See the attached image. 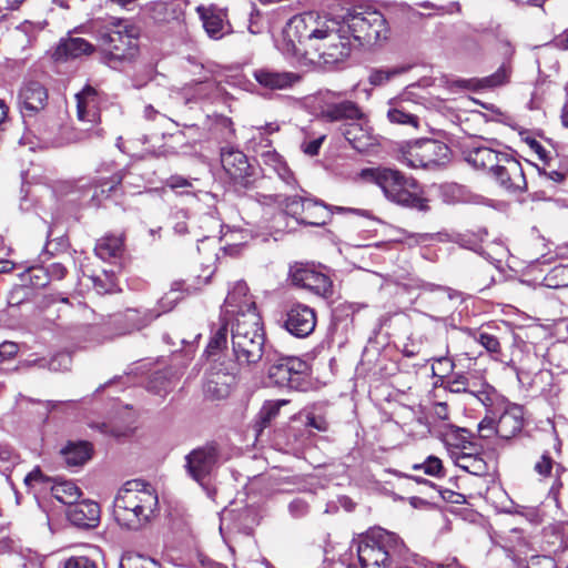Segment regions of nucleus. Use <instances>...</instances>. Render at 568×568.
<instances>
[{"mask_svg": "<svg viewBox=\"0 0 568 568\" xmlns=\"http://www.w3.org/2000/svg\"><path fill=\"white\" fill-rule=\"evenodd\" d=\"M256 312L255 302L248 295V287L244 282H237L232 290L227 293L224 301V317L231 320V323L236 317H243L247 311Z\"/></svg>", "mask_w": 568, "mask_h": 568, "instance_id": "nucleus-20", "label": "nucleus"}, {"mask_svg": "<svg viewBox=\"0 0 568 568\" xmlns=\"http://www.w3.org/2000/svg\"><path fill=\"white\" fill-rule=\"evenodd\" d=\"M467 390L465 393L476 397L489 412L495 414L493 406L499 400L497 390L481 378L468 376Z\"/></svg>", "mask_w": 568, "mask_h": 568, "instance_id": "nucleus-31", "label": "nucleus"}, {"mask_svg": "<svg viewBox=\"0 0 568 568\" xmlns=\"http://www.w3.org/2000/svg\"><path fill=\"white\" fill-rule=\"evenodd\" d=\"M554 45L560 50H568V30L557 36L554 41Z\"/></svg>", "mask_w": 568, "mask_h": 568, "instance_id": "nucleus-64", "label": "nucleus"}, {"mask_svg": "<svg viewBox=\"0 0 568 568\" xmlns=\"http://www.w3.org/2000/svg\"><path fill=\"white\" fill-rule=\"evenodd\" d=\"M316 326V313L306 304L294 303L285 312L283 327L297 338L310 336Z\"/></svg>", "mask_w": 568, "mask_h": 568, "instance_id": "nucleus-17", "label": "nucleus"}, {"mask_svg": "<svg viewBox=\"0 0 568 568\" xmlns=\"http://www.w3.org/2000/svg\"><path fill=\"white\" fill-rule=\"evenodd\" d=\"M359 176L364 181L377 185L385 197L397 205L423 212L428 210L427 199L423 196L418 182L397 169L367 168L361 171Z\"/></svg>", "mask_w": 568, "mask_h": 568, "instance_id": "nucleus-3", "label": "nucleus"}, {"mask_svg": "<svg viewBox=\"0 0 568 568\" xmlns=\"http://www.w3.org/2000/svg\"><path fill=\"white\" fill-rule=\"evenodd\" d=\"M335 22L325 26L326 32L317 39V43L313 45L324 64L334 65L344 61L351 53L349 37L346 36L347 30L344 24L339 28L335 27Z\"/></svg>", "mask_w": 568, "mask_h": 568, "instance_id": "nucleus-10", "label": "nucleus"}, {"mask_svg": "<svg viewBox=\"0 0 568 568\" xmlns=\"http://www.w3.org/2000/svg\"><path fill=\"white\" fill-rule=\"evenodd\" d=\"M341 133L348 141L352 148L358 152H365L373 143V138L371 135L366 118L365 120L343 124Z\"/></svg>", "mask_w": 568, "mask_h": 568, "instance_id": "nucleus-29", "label": "nucleus"}, {"mask_svg": "<svg viewBox=\"0 0 568 568\" xmlns=\"http://www.w3.org/2000/svg\"><path fill=\"white\" fill-rule=\"evenodd\" d=\"M234 382L235 373L233 371L211 367L205 375L204 394L210 399H223L229 396Z\"/></svg>", "mask_w": 568, "mask_h": 568, "instance_id": "nucleus-22", "label": "nucleus"}, {"mask_svg": "<svg viewBox=\"0 0 568 568\" xmlns=\"http://www.w3.org/2000/svg\"><path fill=\"white\" fill-rule=\"evenodd\" d=\"M64 568H97V565L89 557L74 556L65 560Z\"/></svg>", "mask_w": 568, "mask_h": 568, "instance_id": "nucleus-55", "label": "nucleus"}, {"mask_svg": "<svg viewBox=\"0 0 568 568\" xmlns=\"http://www.w3.org/2000/svg\"><path fill=\"white\" fill-rule=\"evenodd\" d=\"M220 449L215 443L196 447L185 456L186 474L201 486L217 469Z\"/></svg>", "mask_w": 568, "mask_h": 568, "instance_id": "nucleus-11", "label": "nucleus"}, {"mask_svg": "<svg viewBox=\"0 0 568 568\" xmlns=\"http://www.w3.org/2000/svg\"><path fill=\"white\" fill-rule=\"evenodd\" d=\"M21 281L33 288H42L49 284V277L44 266L29 267L22 273Z\"/></svg>", "mask_w": 568, "mask_h": 568, "instance_id": "nucleus-44", "label": "nucleus"}, {"mask_svg": "<svg viewBox=\"0 0 568 568\" xmlns=\"http://www.w3.org/2000/svg\"><path fill=\"white\" fill-rule=\"evenodd\" d=\"M463 154L465 161L471 166L475 169L488 170L491 174L506 152H499L486 145L473 144L465 148Z\"/></svg>", "mask_w": 568, "mask_h": 568, "instance_id": "nucleus-25", "label": "nucleus"}, {"mask_svg": "<svg viewBox=\"0 0 568 568\" xmlns=\"http://www.w3.org/2000/svg\"><path fill=\"white\" fill-rule=\"evenodd\" d=\"M400 72L399 69H374L369 73L368 81L375 87L383 85Z\"/></svg>", "mask_w": 568, "mask_h": 568, "instance_id": "nucleus-51", "label": "nucleus"}, {"mask_svg": "<svg viewBox=\"0 0 568 568\" xmlns=\"http://www.w3.org/2000/svg\"><path fill=\"white\" fill-rule=\"evenodd\" d=\"M454 362L449 357L443 356L434 359V363L432 365V373L437 381L435 382V385L444 386V378L447 377V379L450 377V374L454 369Z\"/></svg>", "mask_w": 568, "mask_h": 568, "instance_id": "nucleus-45", "label": "nucleus"}, {"mask_svg": "<svg viewBox=\"0 0 568 568\" xmlns=\"http://www.w3.org/2000/svg\"><path fill=\"white\" fill-rule=\"evenodd\" d=\"M387 119L389 122L402 125H409L418 128L419 118L412 113L409 104L406 102H396L387 111Z\"/></svg>", "mask_w": 568, "mask_h": 568, "instance_id": "nucleus-37", "label": "nucleus"}, {"mask_svg": "<svg viewBox=\"0 0 568 568\" xmlns=\"http://www.w3.org/2000/svg\"><path fill=\"white\" fill-rule=\"evenodd\" d=\"M70 523L79 528H94L100 521V506L92 500L77 501L67 511Z\"/></svg>", "mask_w": 568, "mask_h": 568, "instance_id": "nucleus-27", "label": "nucleus"}, {"mask_svg": "<svg viewBox=\"0 0 568 568\" xmlns=\"http://www.w3.org/2000/svg\"><path fill=\"white\" fill-rule=\"evenodd\" d=\"M343 24L348 34L362 45L372 47L388 39V23L377 10L366 9L348 13Z\"/></svg>", "mask_w": 568, "mask_h": 568, "instance_id": "nucleus-7", "label": "nucleus"}, {"mask_svg": "<svg viewBox=\"0 0 568 568\" xmlns=\"http://www.w3.org/2000/svg\"><path fill=\"white\" fill-rule=\"evenodd\" d=\"M196 12L203 23V28L211 39L220 40L232 32L227 20V12L215 6H199Z\"/></svg>", "mask_w": 568, "mask_h": 568, "instance_id": "nucleus-19", "label": "nucleus"}, {"mask_svg": "<svg viewBox=\"0 0 568 568\" xmlns=\"http://www.w3.org/2000/svg\"><path fill=\"white\" fill-rule=\"evenodd\" d=\"M253 78L261 87L270 90H286L301 81L298 73L277 71L271 68L255 69Z\"/></svg>", "mask_w": 568, "mask_h": 568, "instance_id": "nucleus-23", "label": "nucleus"}, {"mask_svg": "<svg viewBox=\"0 0 568 568\" xmlns=\"http://www.w3.org/2000/svg\"><path fill=\"white\" fill-rule=\"evenodd\" d=\"M498 403H495L493 409L495 414L487 409V415L478 424V432L483 438H489L493 434H496L497 419L496 416L499 414Z\"/></svg>", "mask_w": 568, "mask_h": 568, "instance_id": "nucleus-49", "label": "nucleus"}, {"mask_svg": "<svg viewBox=\"0 0 568 568\" xmlns=\"http://www.w3.org/2000/svg\"><path fill=\"white\" fill-rule=\"evenodd\" d=\"M231 323V343L234 358L239 365H254L265 355L272 363L268 353H265V336L257 312L248 311Z\"/></svg>", "mask_w": 568, "mask_h": 568, "instance_id": "nucleus-4", "label": "nucleus"}, {"mask_svg": "<svg viewBox=\"0 0 568 568\" xmlns=\"http://www.w3.org/2000/svg\"><path fill=\"white\" fill-rule=\"evenodd\" d=\"M488 232L484 227H479L477 232H466L458 236V243L471 251L479 252L481 244L487 237Z\"/></svg>", "mask_w": 568, "mask_h": 568, "instance_id": "nucleus-46", "label": "nucleus"}, {"mask_svg": "<svg viewBox=\"0 0 568 568\" xmlns=\"http://www.w3.org/2000/svg\"><path fill=\"white\" fill-rule=\"evenodd\" d=\"M456 465L476 476H484L487 474L488 467L484 458L477 455L463 454L457 457Z\"/></svg>", "mask_w": 568, "mask_h": 568, "instance_id": "nucleus-40", "label": "nucleus"}, {"mask_svg": "<svg viewBox=\"0 0 568 568\" xmlns=\"http://www.w3.org/2000/svg\"><path fill=\"white\" fill-rule=\"evenodd\" d=\"M288 276L293 285L308 290L318 296L328 297L333 294V282L329 276L313 265L295 263L290 267Z\"/></svg>", "mask_w": 568, "mask_h": 568, "instance_id": "nucleus-12", "label": "nucleus"}, {"mask_svg": "<svg viewBox=\"0 0 568 568\" xmlns=\"http://www.w3.org/2000/svg\"><path fill=\"white\" fill-rule=\"evenodd\" d=\"M552 468V459L548 454H542L540 459L535 464L534 469L541 476H548Z\"/></svg>", "mask_w": 568, "mask_h": 568, "instance_id": "nucleus-57", "label": "nucleus"}, {"mask_svg": "<svg viewBox=\"0 0 568 568\" xmlns=\"http://www.w3.org/2000/svg\"><path fill=\"white\" fill-rule=\"evenodd\" d=\"M180 284L175 283L170 292H168L160 301H159V308L160 311L149 310L144 312L143 320L139 324V327L148 325L150 322L155 320L161 315V313H165L171 311L178 301L180 300Z\"/></svg>", "mask_w": 568, "mask_h": 568, "instance_id": "nucleus-35", "label": "nucleus"}, {"mask_svg": "<svg viewBox=\"0 0 568 568\" xmlns=\"http://www.w3.org/2000/svg\"><path fill=\"white\" fill-rule=\"evenodd\" d=\"M95 39L100 47L101 60L112 69L134 62L140 54V28L129 19L110 18L99 26Z\"/></svg>", "mask_w": 568, "mask_h": 568, "instance_id": "nucleus-1", "label": "nucleus"}, {"mask_svg": "<svg viewBox=\"0 0 568 568\" xmlns=\"http://www.w3.org/2000/svg\"><path fill=\"white\" fill-rule=\"evenodd\" d=\"M94 252L103 261L118 257L123 252V237L115 235L103 236L97 242Z\"/></svg>", "mask_w": 568, "mask_h": 568, "instance_id": "nucleus-36", "label": "nucleus"}, {"mask_svg": "<svg viewBox=\"0 0 568 568\" xmlns=\"http://www.w3.org/2000/svg\"><path fill=\"white\" fill-rule=\"evenodd\" d=\"M403 549L402 539L383 528L371 529L357 542V556L362 568H390Z\"/></svg>", "mask_w": 568, "mask_h": 568, "instance_id": "nucleus-6", "label": "nucleus"}, {"mask_svg": "<svg viewBox=\"0 0 568 568\" xmlns=\"http://www.w3.org/2000/svg\"><path fill=\"white\" fill-rule=\"evenodd\" d=\"M324 139H325V136L322 135V136H320L317 139H314L312 141L303 142L302 145H301V150L306 155H310V156L317 155Z\"/></svg>", "mask_w": 568, "mask_h": 568, "instance_id": "nucleus-58", "label": "nucleus"}, {"mask_svg": "<svg viewBox=\"0 0 568 568\" xmlns=\"http://www.w3.org/2000/svg\"><path fill=\"white\" fill-rule=\"evenodd\" d=\"M48 89L39 81H27L22 84L18 94V104L23 122L31 124L30 120L44 111L48 105Z\"/></svg>", "mask_w": 568, "mask_h": 568, "instance_id": "nucleus-14", "label": "nucleus"}, {"mask_svg": "<svg viewBox=\"0 0 568 568\" xmlns=\"http://www.w3.org/2000/svg\"><path fill=\"white\" fill-rule=\"evenodd\" d=\"M467 381L468 375H465L463 373H456L450 375V377L444 383L443 387H445L450 393H465V390H467Z\"/></svg>", "mask_w": 568, "mask_h": 568, "instance_id": "nucleus-52", "label": "nucleus"}, {"mask_svg": "<svg viewBox=\"0 0 568 568\" xmlns=\"http://www.w3.org/2000/svg\"><path fill=\"white\" fill-rule=\"evenodd\" d=\"M477 341L495 359L501 355V344L497 336L487 332H480Z\"/></svg>", "mask_w": 568, "mask_h": 568, "instance_id": "nucleus-50", "label": "nucleus"}, {"mask_svg": "<svg viewBox=\"0 0 568 568\" xmlns=\"http://www.w3.org/2000/svg\"><path fill=\"white\" fill-rule=\"evenodd\" d=\"M229 326H231V320L223 317L219 328L213 332L212 337L206 346V354L209 356L216 355L226 346Z\"/></svg>", "mask_w": 568, "mask_h": 568, "instance_id": "nucleus-41", "label": "nucleus"}, {"mask_svg": "<svg viewBox=\"0 0 568 568\" xmlns=\"http://www.w3.org/2000/svg\"><path fill=\"white\" fill-rule=\"evenodd\" d=\"M288 508H290L291 514L295 517L304 516L308 510L307 504L300 499L293 500L290 504Z\"/></svg>", "mask_w": 568, "mask_h": 568, "instance_id": "nucleus-60", "label": "nucleus"}, {"mask_svg": "<svg viewBox=\"0 0 568 568\" xmlns=\"http://www.w3.org/2000/svg\"><path fill=\"white\" fill-rule=\"evenodd\" d=\"M125 175L126 171L124 169H120L116 170L111 176H101L94 185V193L91 197V201L94 202V205H100V197H109L112 193H114L118 186L121 185Z\"/></svg>", "mask_w": 568, "mask_h": 568, "instance_id": "nucleus-32", "label": "nucleus"}, {"mask_svg": "<svg viewBox=\"0 0 568 568\" xmlns=\"http://www.w3.org/2000/svg\"><path fill=\"white\" fill-rule=\"evenodd\" d=\"M398 150L402 162L414 169L440 166L449 159V148L433 139L406 141L399 145Z\"/></svg>", "mask_w": 568, "mask_h": 568, "instance_id": "nucleus-8", "label": "nucleus"}, {"mask_svg": "<svg viewBox=\"0 0 568 568\" xmlns=\"http://www.w3.org/2000/svg\"><path fill=\"white\" fill-rule=\"evenodd\" d=\"M308 364L300 357H281L268 367L270 381L280 387L303 390L307 385Z\"/></svg>", "mask_w": 568, "mask_h": 568, "instance_id": "nucleus-9", "label": "nucleus"}, {"mask_svg": "<svg viewBox=\"0 0 568 568\" xmlns=\"http://www.w3.org/2000/svg\"><path fill=\"white\" fill-rule=\"evenodd\" d=\"M288 403L290 402L287 399H275L265 402L256 417V430L261 433L265 427H267L271 424V422L277 417L281 408L287 405Z\"/></svg>", "mask_w": 568, "mask_h": 568, "instance_id": "nucleus-38", "label": "nucleus"}, {"mask_svg": "<svg viewBox=\"0 0 568 568\" xmlns=\"http://www.w3.org/2000/svg\"><path fill=\"white\" fill-rule=\"evenodd\" d=\"M71 364L69 354H58L50 361V368L53 371L68 369Z\"/></svg>", "mask_w": 568, "mask_h": 568, "instance_id": "nucleus-59", "label": "nucleus"}, {"mask_svg": "<svg viewBox=\"0 0 568 568\" xmlns=\"http://www.w3.org/2000/svg\"><path fill=\"white\" fill-rule=\"evenodd\" d=\"M264 199L267 203L278 204L283 209L284 214L293 217L300 225L306 226H323L335 212L356 214L361 212L358 209L329 206L323 201L313 197L306 191H303V195L270 194L264 195Z\"/></svg>", "mask_w": 568, "mask_h": 568, "instance_id": "nucleus-5", "label": "nucleus"}, {"mask_svg": "<svg viewBox=\"0 0 568 568\" xmlns=\"http://www.w3.org/2000/svg\"><path fill=\"white\" fill-rule=\"evenodd\" d=\"M433 414L440 420L449 419V409L448 405L444 402H438L433 405Z\"/></svg>", "mask_w": 568, "mask_h": 568, "instance_id": "nucleus-62", "label": "nucleus"}, {"mask_svg": "<svg viewBox=\"0 0 568 568\" xmlns=\"http://www.w3.org/2000/svg\"><path fill=\"white\" fill-rule=\"evenodd\" d=\"M325 26L327 23L320 26L317 13L304 12L288 20L284 33L292 42H313L326 32Z\"/></svg>", "mask_w": 568, "mask_h": 568, "instance_id": "nucleus-15", "label": "nucleus"}, {"mask_svg": "<svg viewBox=\"0 0 568 568\" xmlns=\"http://www.w3.org/2000/svg\"><path fill=\"white\" fill-rule=\"evenodd\" d=\"M50 491L57 500L69 507L73 506L82 495L81 489L70 480H54Z\"/></svg>", "mask_w": 568, "mask_h": 568, "instance_id": "nucleus-34", "label": "nucleus"}, {"mask_svg": "<svg viewBox=\"0 0 568 568\" xmlns=\"http://www.w3.org/2000/svg\"><path fill=\"white\" fill-rule=\"evenodd\" d=\"M45 271L48 273L49 283L51 281H60L67 274V268L61 263H52V264H50L49 266L45 267Z\"/></svg>", "mask_w": 568, "mask_h": 568, "instance_id": "nucleus-56", "label": "nucleus"}, {"mask_svg": "<svg viewBox=\"0 0 568 568\" xmlns=\"http://www.w3.org/2000/svg\"><path fill=\"white\" fill-rule=\"evenodd\" d=\"M250 143L252 144L253 150L254 148H257L258 150H273L270 135L265 134L262 129H257L255 126L252 129Z\"/></svg>", "mask_w": 568, "mask_h": 568, "instance_id": "nucleus-53", "label": "nucleus"}, {"mask_svg": "<svg viewBox=\"0 0 568 568\" xmlns=\"http://www.w3.org/2000/svg\"><path fill=\"white\" fill-rule=\"evenodd\" d=\"M95 52V45L83 38L68 37L61 38L52 51V59L55 62H68L91 55Z\"/></svg>", "mask_w": 568, "mask_h": 568, "instance_id": "nucleus-21", "label": "nucleus"}, {"mask_svg": "<svg viewBox=\"0 0 568 568\" xmlns=\"http://www.w3.org/2000/svg\"><path fill=\"white\" fill-rule=\"evenodd\" d=\"M496 435L503 439H510L520 433L524 426L523 408L515 404L505 403L499 396Z\"/></svg>", "mask_w": 568, "mask_h": 568, "instance_id": "nucleus-18", "label": "nucleus"}, {"mask_svg": "<svg viewBox=\"0 0 568 568\" xmlns=\"http://www.w3.org/2000/svg\"><path fill=\"white\" fill-rule=\"evenodd\" d=\"M510 74V64L508 62H504L497 71L490 75L478 79L460 80L457 83L463 88H473L478 90L495 89L508 83Z\"/></svg>", "mask_w": 568, "mask_h": 568, "instance_id": "nucleus-30", "label": "nucleus"}, {"mask_svg": "<svg viewBox=\"0 0 568 568\" xmlns=\"http://www.w3.org/2000/svg\"><path fill=\"white\" fill-rule=\"evenodd\" d=\"M159 499L151 486L139 481H126L119 489L113 511L118 523L128 529H139L155 516Z\"/></svg>", "mask_w": 568, "mask_h": 568, "instance_id": "nucleus-2", "label": "nucleus"}, {"mask_svg": "<svg viewBox=\"0 0 568 568\" xmlns=\"http://www.w3.org/2000/svg\"><path fill=\"white\" fill-rule=\"evenodd\" d=\"M24 485L28 489L37 493H42L53 485V480L45 476L39 467H36L24 477Z\"/></svg>", "mask_w": 568, "mask_h": 568, "instance_id": "nucleus-43", "label": "nucleus"}, {"mask_svg": "<svg viewBox=\"0 0 568 568\" xmlns=\"http://www.w3.org/2000/svg\"><path fill=\"white\" fill-rule=\"evenodd\" d=\"M323 116L331 122L352 123L358 120H365V113L359 105L351 100L329 103L323 111Z\"/></svg>", "mask_w": 568, "mask_h": 568, "instance_id": "nucleus-28", "label": "nucleus"}, {"mask_svg": "<svg viewBox=\"0 0 568 568\" xmlns=\"http://www.w3.org/2000/svg\"><path fill=\"white\" fill-rule=\"evenodd\" d=\"M413 469L423 470L426 475L433 477H444V467L442 460L436 456H428L422 464H414Z\"/></svg>", "mask_w": 568, "mask_h": 568, "instance_id": "nucleus-48", "label": "nucleus"}, {"mask_svg": "<svg viewBox=\"0 0 568 568\" xmlns=\"http://www.w3.org/2000/svg\"><path fill=\"white\" fill-rule=\"evenodd\" d=\"M254 152L260 158L261 163L271 169L278 179L288 187L296 189L298 186L297 180L293 171L287 165L284 158L273 150H258L254 148Z\"/></svg>", "mask_w": 568, "mask_h": 568, "instance_id": "nucleus-24", "label": "nucleus"}, {"mask_svg": "<svg viewBox=\"0 0 568 568\" xmlns=\"http://www.w3.org/2000/svg\"><path fill=\"white\" fill-rule=\"evenodd\" d=\"M120 568H161V565L143 555H129L122 558Z\"/></svg>", "mask_w": 568, "mask_h": 568, "instance_id": "nucleus-47", "label": "nucleus"}, {"mask_svg": "<svg viewBox=\"0 0 568 568\" xmlns=\"http://www.w3.org/2000/svg\"><path fill=\"white\" fill-rule=\"evenodd\" d=\"M18 353V345L13 342L0 344V356L4 359L13 357Z\"/></svg>", "mask_w": 568, "mask_h": 568, "instance_id": "nucleus-61", "label": "nucleus"}, {"mask_svg": "<svg viewBox=\"0 0 568 568\" xmlns=\"http://www.w3.org/2000/svg\"><path fill=\"white\" fill-rule=\"evenodd\" d=\"M424 290L425 291H429V292H439V294L442 295V300H443V303L444 304H448L452 300V295L449 294V290L448 288H445L443 286H438V285H435V284H430V283H427L424 285Z\"/></svg>", "mask_w": 568, "mask_h": 568, "instance_id": "nucleus-63", "label": "nucleus"}, {"mask_svg": "<svg viewBox=\"0 0 568 568\" xmlns=\"http://www.w3.org/2000/svg\"><path fill=\"white\" fill-rule=\"evenodd\" d=\"M221 163L236 189H247L252 185L254 169L242 151L233 146L222 148Z\"/></svg>", "mask_w": 568, "mask_h": 568, "instance_id": "nucleus-13", "label": "nucleus"}, {"mask_svg": "<svg viewBox=\"0 0 568 568\" xmlns=\"http://www.w3.org/2000/svg\"><path fill=\"white\" fill-rule=\"evenodd\" d=\"M305 426L317 432H327L329 423L322 405H313L304 410Z\"/></svg>", "mask_w": 568, "mask_h": 568, "instance_id": "nucleus-39", "label": "nucleus"}, {"mask_svg": "<svg viewBox=\"0 0 568 568\" xmlns=\"http://www.w3.org/2000/svg\"><path fill=\"white\" fill-rule=\"evenodd\" d=\"M173 375L170 369L155 372L148 383V388L154 394H166L173 386Z\"/></svg>", "mask_w": 568, "mask_h": 568, "instance_id": "nucleus-42", "label": "nucleus"}, {"mask_svg": "<svg viewBox=\"0 0 568 568\" xmlns=\"http://www.w3.org/2000/svg\"><path fill=\"white\" fill-rule=\"evenodd\" d=\"M77 99V114L79 121L89 124H95L100 121L99 111V93L91 85H85L79 93Z\"/></svg>", "mask_w": 568, "mask_h": 568, "instance_id": "nucleus-26", "label": "nucleus"}, {"mask_svg": "<svg viewBox=\"0 0 568 568\" xmlns=\"http://www.w3.org/2000/svg\"><path fill=\"white\" fill-rule=\"evenodd\" d=\"M61 454L69 466H82L91 458L92 447L88 442L69 443Z\"/></svg>", "mask_w": 568, "mask_h": 568, "instance_id": "nucleus-33", "label": "nucleus"}, {"mask_svg": "<svg viewBox=\"0 0 568 568\" xmlns=\"http://www.w3.org/2000/svg\"><path fill=\"white\" fill-rule=\"evenodd\" d=\"M490 175L507 192H523L527 187L521 163L509 153L501 156Z\"/></svg>", "mask_w": 568, "mask_h": 568, "instance_id": "nucleus-16", "label": "nucleus"}, {"mask_svg": "<svg viewBox=\"0 0 568 568\" xmlns=\"http://www.w3.org/2000/svg\"><path fill=\"white\" fill-rule=\"evenodd\" d=\"M94 290L100 293H112L115 291V283L112 276H109L106 273L104 274V278L100 276L92 277Z\"/></svg>", "mask_w": 568, "mask_h": 568, "instance_id": "nucleus-54", "label": "nucleus"}]
</instances>
